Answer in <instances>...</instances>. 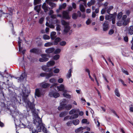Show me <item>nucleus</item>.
Segmentation results:
<instances>
[{"label": "nucleus", "instance_id": "1", "mask_svg": "<svg viewBox=\"0 0 133 133\" xmlns=\"http://www.w3.org/2000/svg\"><path fill=\"white\" fill-rule=\"evenodd\" d=\"M22 91L23 100L26 104V107H29L33 113H35L36 110L34 103L33 102H30L29 99L27 98V97L30 93V91H26V89H25V90H23Z\"/></svg>", "mask_w": 133, "mask_h": 133}, {"label": "nucleus", "instance_id": "2", "mask_svg": "<svg viewBox=\"0 0 133 133\" xmlns=\"http://www.w3.org/2000/svg\"><path fill=\"white\" fill-rule=\"evenodd\" d=\"M34 123L35 127H38V128H41L42 130L44 132L45 131H47L46 128H45L44 125L42 123V119L39 118L38 115L36 114V116L33 118Z\"/></svg>", "mask_w": 133, "mask_h": 133}, {"label": "nucleus", "instance_id": "3", "mask_svg": "<svg viewBox=\"0 0 133 133\" xmlns=\"http://www.w3.org/2000/svg\"><path fill=\"white\" fill-rule=\"evenodd\" d=\"M61 22L62 24L65 26L63 30V31L64 32V34H65L69 31V34L70 35L72 31V30H70L71 28L69 25V23L65 21L64 20H62Z\"/></svg>", "mask_w": 133, "mask_h": 133}, {"label": "nucleus", "instance_id": "4", "mask_svg": "<svg viewBox=\"0 0 133 133\" xmlns=\"http://www.w3.org/2000/svg\"><path fill=\"white\" fill-rule=\"evenodd\" d=\"M28 128H29L30 131H31V133H37L39 132H40L41 130H42L41 128H38V127H35V125L33 127V126H28Z\"/></svg>", "mask_w": 133, "mask_h": 133}, {"label": "nucleus", "instance_id": "5", "mask_svg": "<svg viewBox=\"0 0 133 133\" xmlns=\"http://www.w3.org/2000/svg\"><path fill=\"white\" fill-rule=\"evenodd\" d=\"M42 58H40L39 59V61L41 62H46L49 60V58L46 57L48 56V55L47 54H43L41 55Z\"/></svg>", "mask_w": 133, "mask_h": 133}, {"label": "nucleus", "instance_id": "6", "mask_svg": "<svg viewBox=\"0 0 133 133\" xmlns=\"http://www.w3.org/2000/svg\"><path fill=\"white\" fill-rule=\"evenodd\" d=\"M109 23L108 21H105L103 24V31H107L109 29Z\"/></svg>", "mask_w": 133, "mask_h": 133}, {"label": "nucleus", "instance_id": "7", "mask_svg": "<svg viewBox=\"0 0 133 133\" xmlns=\"http://www.w3.org/2000/svg\"><path fill=\"white\" fill-rule=\"evenodd\" d=\"M53 74L52 72L49 73H42L40 74V76L42 77H45L46 78L48 79L53 76Z\"/></svg>", "mask_w": 133, "mask_h": 133}, {"label": "nucleus", "instance_id": "8", "mask_svg": "<svg viewBox=\"0 0 133 133\" xmlns=\"http://www.w3.org/2000/svg\"><path fill=\"white\" fill-rule=\"evenodd\" d=\"M44 92L42 90L39 89H37L35 90V95L38 97H40L41 95H43Z\"/></svg>", "mask_w": 133, "mask_h": 133}, {"label": "nucleus", "instance_id": "9", "mask_svg": "<svg viewBox=\"0 0 133 133\" xmlns=\"http://www.w3.org/2000/svg\"><path fill=\"white\" fill-rule=\"evenodd\" d=\"M109 15H106L105 16V19L106 20L111 21V19L115 16L114 14H109Z\"/></svg>", "mask_w": 133, "mask_h": 133}, {"label": "nucleus", "instance_id": "10", "mask_svg": "<svg viewBox=\"0 0 133 133\" xmlns=\"http://www.w3.org/2000/svg\"><path fill=\"white\" fill-rule=\"evenodd\" d=\"M63 17L66 19H69L70 18L69 16V12L65 11H64L62 13Z\"/></svg>", "mask_w": 133, "mask_h": 133}, {"label": "nucleus", "instance_id": "11", "mask_svg": "<svg viewBox=\"0 0 133 133\" xmlns=\"http://www.w3.org/2000/svg\"><path fill=\"white\" fill-rule=\"evenodd\" d=\"M42 8L45 12H46L50 9V8L49 7L48 5L47 4L45 3H44L42 5Z\"/></svg>", "mask_w": 133, "mask_h": 133}, {"label": "nucleus", "instance_id": "12", "mask_svg": "<svg viewBox=\"0 0 133 133\" xmlns=\"http://www.w3.org/2000/svg\"><path fill=\"white\" fill-rule=\"evenodd\" d=\"M49 95L50 97L53 96L55 98H56L59 96L60 94L59 93L57 92H50L49 93Z\"/></svg>", "mask_w": 133, "mask_h": 133}, {"label": "nucleus", "instance_id": "13", "mask_svg": "<svg viewBox=\"0 0 133 133\" xmlns=\"http://www.w3.org/2000/svg\"><path fill=\"white\" fill-rule=\"evenodd\" d=\"M127 32L130 35L133 34V26H130L128 28L127 30Z\"/></svg>", "mask_w": 133, "mask_h": 133}, {"label": "nucleus", "instance_id": "14", "mask_svg": "<svg viewBox=\"0 0 133 133\" xmlns=\"http://www.w3.org/2000/svg\"><path fill=\"white\" fill-rule=\"evenodd\" d=\"M57 89L59 91H63L64 92H67V91L66 90H64V87L63 85H61L60 86H58L57 87Z\"/></svg>", "mask_w": 133, "mask_h": 133}, {"label": "nucleus", "instance_id": "15", "mask_svg": "<svg viewBox=\"0 0 133 133\" xmlns=\"http://www.w3.org/2000/svg\"><path fill=\"white\" fill-rule=\"evenodd\" d=\"M85 129V128L82 127H81L75 130V132L76 133H83V130Z\"/></svg>", "mask_w": 133, "mask_h": 133}, {"label": "nucleus", "instance_id": "16", "mask_svg": "<svg viewBox=\"0 0 133 133\" xmlns=\"http://www.w3.org/2000/svg\"><path fill=\"white\" fill-rule=\"evenodd\" d=\"M79 112V109H74L71 110L69 112L70 115H72L74 113H78Z\"/></svg>", "mask_w": 133, "mask_h": 133}, {"label": "nucleus", "instance_id": "17", "mask_svg": "<svg viewBox=\"0 0 133 133\" xmlns=\"http://www.w3.org/2000/svg\"><path fill=\"white\" fill-rule=\"evenodd\" d=\"M55 64V62L53 61H51L48 62L47 63V66L50 67L53 66Z\"/></svg>", "mask_w": 133, "mask_h": 133}, {"label": "nucleus", "instance_id": "18", "mask_svg": "<svg viewBox=\"0 0 133 133\" xmlns=\"http://www.w3.org/2000/svg\"><path fill=\"white\" fill-rule=\"evenodd\" d=\"M54 48H48L45 50V52L47 54H50L52 53L54 51Z\"/></svg>", "mask_w": 133, "mask_h": 133}, {"label": "nucleus", "instance_id": "19", "mask_svg": "<svg viewBox=\"0 0 133 133\" xmlns=\"http://www.w3.org/2000/svg\"><path fill=\"white\" fill-rule=\"evenodd\" d=\"M77 114L78 113H76L74 114L71 115L69 118V119L71 120L78 118V115Z\"/></svg>", "mask_w": 133, "mask_h": 133}, {"label": "nucleus", "instance_id": "20", "mask_svg": "<svg viewBox=\"0 0 133 133\" xmlns=\"http://www.w3.org/2000/svg\"><path fill=\"white\" fill-rule=\"evenodd\" d=\"M65 104H61L58 108V109L59 111L63 110L65 107Z\"/></svg>", "mask_w": 133, "mask_h": 133}, {"label": "nucleus", "instance_id": "21", "mask_svg": "<svg viewBox=\"0 0 133 133\" xmlns=\"http://www.w3.org/2000/svg\"><path fill=\"white\" fill-rule=\"evenodd\" d=\"M123 21V20L122 19L121 20L119 19V20L116 23L117 26H120L123 25V23H124Z\"/></svg>", "mask_w": 133, "mask_h": 133}, {"label": "nucleus", "instance_id": "22", "mask_svg": "<svg viewBox=\"0 0 133 133\" xmlns=\"http://www.w3.org/2000/svg\"><path fill=\"white\" fill-rule=\"evenodd\" d=\"M26 76V75H25V72H24L22 73L20 76L19 77L20 81H23Z\"/></svg>", "mask_w": 133, "mask_h": 133}, {"label": "nucleus", "instance_id": "23", "mask_svg": "<svg viewBox=\"0 0 133 133\" xmlns=\"http://www.w3.org/2000/svg\"><path fill=\"white\" fill-rule=\"evenodd\" d=\"M95 2V0H91L90 2H89L87 3V5L89 6L90 7L91 5H94Z\"/></svg>", "mask_w": 133, "mask_h": 133}, {"label": "nucleus", "instance_id": "24", "mask_svg": "<svg viewBox=\"0 0 133 133\" xmlns=\"http://www.w3.org/2000/svg\"><path fill=\"white\" fill-rule=\"evenodd\" d=\"M79 121L78 119L73 120L72 121V123L75 125H77L79 124Z\"/></svg>", "mask_w": 133, "mask_h": 133}, {"label": "nucleus", "instance_id": "25", "mask_svg": "<svg viewBox=\"0 0 133 133\" xmlns=\"http://www.w3.org/2000/svg\"><path fill=\"white\" fill-rule=\"evenodd\" d=\"M38 52V50L37 49L33 48L31 49L30 51V52L31 53L37 54Z\"/></svg>", "mask_w": 133, "mask_h": 133}, {"label": "nucleus", "instance_id": "26", "mask_svg": "<svg viewBox=\"0 0 133 133\" xmlns=\"http://www.w3.org/2000/svg\"><path fill=\"white\" fill-rule=\"evenodd\" d=\"M56 32L54 31H53L50 34V37L52 39L54 40L55 39V35H56Z\"/></svg>", "mask_w": 133, "mask_h": 133}, {"label": "nucleus", "instance_id": "27", "mask_svg": "<svg viewBox=\"0 0 133 133\" xmlns=\"http://www.w3.org/2000/svg\"><path fill=\"white\" fill-rule=\"evenodd\" d=\"M80 10L82 12H84L85 11V9L83 5L82 4H80L79 5Z\"/></svg>", "mask_w": 133, "mask_h": 133}, {"label": "nucleus", "instance_id": "28", "mask_svg": "<svg viewBox=\"0 0 133 133\" xmlns=\"http://www.w3.org/2000/svg\"><path fill=\"white\" fill-rule=\"evenodd\" d=\"M72 108V105L70 104L66 105L65 104V108L67 110H70Z\"/></svg>", "mask_w": 133, "mask_h": 133}, {"label": "nucleus", "instance_id": "29", "mask_svg": "<svg viewBox=\"0 0 133 133\" xmlns=\"http://www.w3.org/2000/svg\"><path fill=\"white\" fill-rule=\"evenodd\" d=\"M61 41V39L59 37H58L56 38L55 39V42L53 44L54 45H57L58 43L59 42H60Z\"/></svg>", "mask_w": 133, "mask_h": 133}, {"label": "nucleus", "instance_id": "30", "mask_svg": "<svg viewBox=\"0 0 133 133\" xmlns=\"http://www.w3.org/2000/svg\"><path fill=\"white\" fill-rule=\"evenodd\" d=\"M66 92H64L63 94V96L67 98H71V96L69 94L67 93H66Z\"/></svg>", "mask_w": 133, "mask_h": 133}, {"label": "nucleus", "instance_id": "31", "mask_svg": "<svg viewBox=\"0 0 133 133\" xmlns=\"http://www.w3.org/2000/svg\"><path fill=\"white\" fill-rule=\"evenodd\" d=\"M115 92L116 95L117 97H119L120 96V94L119 91L118 90V89H115Z\"/></svg>", "mask_w": 133, "mask_h": 133}, {"label": "nucleus", "instance_id": "32", "mask_svg": "<svg viewBox=\"0 0 133 133\" xmlns=\"http://www.w3.org/2000/svg\"><path fill=\"white\" fill-rule=\"evenodd\" d=\"M72 71V69H70L68 72V73L67 75V77L68 78H70L71 76V73Z\"/></svg>", "mask_w": 133, "mask_h": 133}, {"label": "nucleus", "instance_id": "33", "mask_svg": "<svg viewBox=\"0 0 133 133\" xmlns=\"http://www.w3.org/2000/svg\"><path fill=\"white\" fill-rule=\"evenodd\" d=\"M66 3H64L60 5L59 6V9H64L66 6Z\"/></svg>", "mask_w": 133, "mask_h": 133}, {"label": "nucleus", "instance_id": "34", "mask_svg": "<svg viewBox=\"0 0 133 133\" xmlns=\"http://www.w3.org/2000/svg\"><path fill=\"white\" fill-rule=\"evenodd\" d=\"M67 114V112L65 111L62 112L60 114L59 116L60 117H62L66 115Z\"/></svg>", "mask_w": 133, "mask_h": 133}, {"label": "nucleus", "instance_id": "35", "mask_svg": "<svg viewBox=\"0 0 133 133\" xmlns=\"http://www.w3.org/2000/svg\"><path fill=\"white\" fill-rule=\"evenodd\" d=\"M113 7L112 6H110L106 10V11L108 14H110V11L113 9Z\"/></svg>", "mask_w": 133, "mask_h": 133}, {"label": "nucleus", "instance_id": "36", "mask_svg": "<svg viewBox=\"0 0 133 133\" xmlns=\"http://www.w3.org/2000/svg\"><path fill=\"white\" fill-rule=\"evenodd\" d=\"M53 44L52 43L48 42L45 43L44 45V46L45 47L50 46L53 45Z\"/></svg>", "mask_w": 133, "mask_h": 133}, {"label": "nucleus", "instance_id": "37", "mask_svg": "<svg viewBox=\"0 0 133 133\" xmlns=\"http://www.w3.org/2000/svg\"><path fill=\"white\" fill-rule=\"evenodd\" d=\"M41 0H34V3L35 5L38 4H39L41 3Z\"/></svg>", "mask_w": 133, "mask_h": 133}, {"label": "nucleus", "instance_id": "38", "mask_svg": "<svg viewBox=\"0 0 133 133\" xmlns=\"http://www.w3.org/2000/svg\"><path fill=\"white\" fill-rule=\"evenodd\" d=\"M43 38L45 40L49 39H50V37L46 35H44L43 36Z\"/></svg>", "mask_w": 133, "mask_h": 133}, {"label": "nucleus", "instance_id": "39", "mask_svg": "<svg viewBox=\"0 0 133 133\" xmlns=\"http://www.w3.org/2000/svg\"><path fill=\"white\" fill-rule=\"evenodd\" d=\"M49 5L51 7L52 9V8L55 7L56 6V5L55 4L51 2H49Z\"/></svg>", "mask_w": 133, "mask_h": 133}, {"label": "nucleus", "instance_id": "40", "mask_svg": "<svg viewBox=\"0 0 133 133\" xmlns=\"http://www.w3.org/2000/svg\"><path fill=\"white\" fill-rule=\"evenodd\" d=\"M49 84L48 83H44L42 85V87L43 88H45L49 87Z\"/></svg>", "mask_w": 133, "mask_h": 133}, {"label": "nucleus", "instance_id": "41", "mask_svg": "<svg viewBox=\"0 0 133 133\" xmlns=\"http://www.w3.org/2000/svg\"><path fill=\"white\" fill-rule=\"evenodd\" d=\"M122 12H119L117 15V18L118 19H120L121 18L122 16Z\"/></svg>", "mask_w": 133, "mask_h": 133}, {"label": "nucleus", "instance_id": "42", "mask_svg": "<svg viewBox=\"0 0 133 133\" xmlns=\"http://www.w3.org/2000/svg\"><path fill=\"white\" fill-rule=\"evenodd\" d=\"M93 77L96 80V81L97 83V85L98 86H99V84L98 82V80L97 79V77L96 75L95 74H94L93 75Z\"/></svg>", "mask_w": 133, "mask_h": 133}, {"label": "nucleus", "instance_id": "43", "mask_svg": "<svg viewBox=\"0 0 133 133\" xmlns=\"http://www.w3.org/2000/svg\"><path fill=\"white\" fill-rule=\"evenodd\" d=\"M78 17V15L75 13H74L72 15V18L74 19H76Z\"/></svg>", "mask_w": 133, "mask_h": 133}, {"label": "nucleus", "instance_id": "44", "mask_svg": "<svg viewBox=\"0 0 133 133\" xmlns=\"http://www.w3.org/2000/svg\"><path fill=\"white\" fill-rule=\"evenodd\" d=\"M59 55H56L54 56L53 57V59L55 60H57L59 57Z\"/></svg>", "mask_w": 133, "mask_h": 133}, {"label": "nucleus", "instance_id": "45", "mask_svg": "<svg viewBox=\"0 0 133 133\" xmlns=\"http://www.w3.org/2000/svg\"><path fill=\"white\" fill-rule=\"evenodd\" d=\"M123 25H126L129 23V21L128 19L124 20H123Z\"/></svg>", "mask_w": 133, "mask_h": 133}, {"label": "nucleus", "instance_id": "46", "mask_svg": "<svg viewBox=\"0 0 133 133\" xmlns=\"http://www.w3.org/2000/svg\"><path fill=\"white\" fill-rule=\"evenodd\" d=\"M56 29L57 31H60L61 30L60 25L59 24H57Z\"/></svg>", "mask_w": 133, "mask_h": 133}, {"label": "nucleus", "instance_id": "47", "mask_svg": "<svg viewBox=\"0 0 133 133\" xmlns=\"http://www.w3.org/2000/svg\"><path fill=\"white\" fill-rule=\"evenodd\" d=\"M61 51V49H57L55 50L54 51V53L55 54H59L60 52Z\"/></svg>", "mask_w": 133, "mask_h": 133}, {"label": "nucleus", "instance_id": "48", "mask_svg": "<svg viewBox=\"0 0 133 133\" xmlns=\"http://www.w3.org/2000/svg\"><path fill=\"white\" fill-rule=\"evenodd\" d=\"M110 110L112 111V112L116 115V117H117L118 118H119V117L117 115L114 109H111Z\"/></svg>", "mask_w": 133, "mask_h": 133}, {"label": "nucleus", "instance_id": "49", "mask_svg": "<svg viewBox=\"0 0 133 133\" xmlns=\"http://www.w3.org/2000/svg\"><path fill=\"white\" fill-rule=\"evenodd\" d=\"M119 81L121 82L122 84L124 86H125V87L127 86V84L124 83V81L123 80H122V79H119Z\"/></svg>", "mask_w": 133, "mask_h": 133}, {"label": "nucleus", "instance_id": "50", "mask_svg": "<svg viewBox=\"0 0 133 133\" xmlns=\"http://www.w3.org/2000/svg\"><path fill=\"white\" fill-rule=\"evenodd\" d=\"M82 123H87H87L88 120L87 119H82Z\"/></svg>", "mask_w": 133, "mask_h": 133}, {"label": "nucleus", "instance_id": "51", "mask_svg": "<svg viewBox=\"0 0 133 133\" xmlns=\"http://www.w3.org/2000/svg\"><path fill=\"white\" fill-rule=\"evenodd\" d=\"M122 72L124 73L126 75H129L128 72L127 70H125V69H122Z\"/></svg>", "mask_w": 133, "mask_h": 133}, {"label": "nucleus", "instance_id": "52", "mask_svg": "<svg viewBox=\"0 0 133 133\" xmlns=\"http://www.w3.org/2000/svg\"><path fill=\"white\" fill-rule=\"evenodd\" d=\"M72 123V121H69L66 123V125L67 126H71Z\"/></svg>", "mask_w": 133, "mask_h": 133}, {"label": "nucleus", "instance_id": "53", "mask_svg": "<svg viewBox=\"0 0 133 133\" xmlns=\"http://www.w3.org/2000/svg\"><path fill=\"white\" fill-rule=\"evenodd\" d=\"M129 111L131 112H133V107H132V104L130 105L129 106Z\"/></svg>", "mask_w": 133, "mask_h": 133}, {"label": "nucleus", "instance_id": "54", "mask_svg": "<svg viewBox=\"0 0 133 133\" xmlns=\"http://www.w3.org/2000/svg\"><path fill=\"white\" fill-rule=\"evenodd\" d=\"M18 112L16 111H14V113L12 115V116L14 118L16 116L18 115Z\"/></svg>", "mask_w": 133, "mask_h": 133}, {"label": "nucleus", "instance_id": "55", "mask_svg": "<svg viewBox=\"0 0 133 133\" xmlns=\"http://www.w3.org/2000/svg\"><path fill=\"white\" fill-rule=\"evenodd\" d=\"M49 82L51 83H54L56 82V80L54 78H51L50 79Z\"/></svg>", "mask_w": 133, "mask_h": 133}, {"label": "nucleus", "instance_id": "56", "mask_svg": "<svg viewBox=\"0 0 133 133\" xmlns=\"http://www.w3.org/2000/svg\"><path fill=\"white\" fill-rule=\"evenodd\" d=\"M106 7H105V8H104L102 9L101 11V14H104L105 13V12L106 11Z\"/></svg>", "mask_w": 133, "mask_h": 133}, {"label": "nucleus", "instance_id": "57", "mask_svg": "<svg viewBox=\"0 0 133 133\" xmlns=\"http://www.w3.org/2000/svg\"><path fill=\"white\" fill-rule=\"evenodd\" d=\"M60 44L61 46H64L66 44V42L64 41H62L60 42Z\"/></svg>", "mask_w": 133, "mask_h": 133}, {"label": "nucleus", "instance_id": "58", "mask_svg": "<svg viewBox=\"0 0 133 133\" xmlns=\"http://www.w3.org/2000/svg\"><path fill=\"white\" fill-rule=\"evenodd\" d=\"M115 19L116 17L115 16L113 18L111 19V21H112V23L113 24H115Z\"/></svg>", "mask_w": 133, "mask_h": 133}, {"label": "nucleus", "instance_id": "59", "mask_svg": "<svg viewBox=\"0 0 133 133\" xmlns=\"http://www.w3.org/2000/svg\"><path fill=\"white\" fill-rule=\"evenodd\" d=\"M59 72V69H55L54 70V72L55 74H57Z\"/></svg>", "mask_w": 133, "mask_h": 133}, {"label": "nucleus", "instance_id": "60", "mask_svg": "<svg viewBox=\"0 0 133 133\" xmlns=\"http://www.w3.org/2000/svg\"><path fill=\"white\" fill-rule=\"evenodd\" d=\"M44 20V18H41L39 20V23H40L41 24H42L43 21Z\"/></svg>", "mask_w": 133, "mask_h": 133}, {"label": "nucleus", "instance_id": "61", "mask_svg": "<svg viewBox=\"0 0 133 133\" xmlns=\"http://www.w3.org/2000/svg\"><path fill=\"white\" fill-rule=\"evenodd\" d=\"M114 32V31L113 29H110L109 32V34L110 35H111L113 34Z\"/></svg>", "mask_w": 133, "mask_h": 133}, {"label": "nucleus", "instance_id": "62", "mask_svg": "<svg viewBox=\"0 0 133 133\" xmlns=\"http://www.w3.org/2000/svg\"><path fill=\"white\" fill-rule=\"evenodd\" d=\"M63 82V79L62 78H60L58 80V82L59 83H62Z\"/></svg>", "mask_w": 133, "mask_h": 133}, {"label": "nucleus", "instance_id": "63", "mask_svg": "<svg viewBox=\"0 0 133 133\" xmlns=\"http://www.w3.org/2000/svg\"><path fill=\"white\" fill-rule=\"evenodd\" d=\"M124 41L126 42H128V38L127 36H125L124 38Z\"/></svg>", "mask_w": 133, "mask_h": 133}, {"label": "nucleus", "instance_id": "64", "mask_svg": "<svg viewBox=\"0 0 133 133\" xmlns=\"http://www.w3.org/2000/svg\"><path fill=\"white\" fill-rule=\"evenodd\" d=\"M104 17L103 16H101L99 17V20L100 21H103L104 20Z\"/></svg>", "mask_w": 133, "mask_h": 133}]
</instances>
